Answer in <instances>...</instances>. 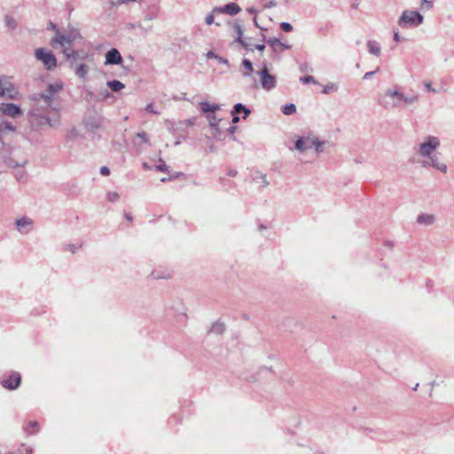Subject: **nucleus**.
<instances>
[{
  "mask_svg": "<svg viewBox=\"0 0 454 454\" xmlns=\"http://www.w3.org/2000/svg\"><path fill=\"white\" fill-rule=\"evenodd\" d=\"M35 59L42 62L46 70L51 71L57 67L58 60L51 51L45 48H37L35 51Z\"/></svg>",
  "mask_w": 454,
  "mask_h": 454,
  "instance_id": "nucleus-1",
  "label": "nucleus"
},
{
  "mask_svg": "<svg viewBox=\"0 0 454 454\" xmlns=\"http://www.w3.org/2000/svg\"><path fill=\"white\" fill-rule=\"evenodd\" d=\"M62 82L50 83L44 91L35 96V99H43L46 106L51 107L53 100V95L62 90Z\"/></svg>",
  "mask_w": 454,
  "mask_h": 454,
  "instance_id": "nucleus-2",
  "label": "nucleus"
},
{
  "mask_svg": "<svg viewBox=\"0 0 454 454\" xmlns=\"http://www.w3.org/2000/svg\"><path fill=\"white\" fill-rule=\"evenodd\" d=\"M424 17L418 11L406 10L403 12L398 20L399 26L407 24L410 27H418L423 23Z\"/></svg>",
  "mask_w": 454,
  "mask_h": 454,
  "instance_id": "nucleus-3",
  "label": "nucleus"
},
{
  "mask_svg": "<svg viewBox=\"0 0 454 454\" xmlns=\"http://www.w3.org/2000/svg\"><path fill=\"white\" fill-rule=\"evenodd\" d=\"M105 119L96 111L89 113L83 119V124L85 129L90 132H96L104 124Z\"/></svg>",
  "mask_w": 454,
  "mask_h": 454,
  "instance_id": "nucleus-4",
  "label": "nucleus"
},
{
  "mask_svg": "<svg viewBox=\"0 0 454 454\" xmlns=\"http://www.w3.org/2000/svg\"><path fill=\"white\" fill-rule=\"evenodd\" d=\"M0 384L8 390H15L21 384V374L18 372L12 371L9 375L4 374L0 378Z\"/></svg>",
  "mask_w": 454,
  "mask_h": 454,
  "instance_id": "nucleus-5",
  "label": "nucleus"
},
{
  "mask_svg": "<svg viewBox=\"0 0 454 454\" xmlns=\"http://www.w3.org/2000/svg\"><path fill=\"white\" fill-rule=\"evenodd\" d=\"M440 146V141L438 137L428 136L426 141L421 143L419 145V153L423 157H429L433 152Z\"/></svg>",
  "mask_w": 454,
  "mask_h": 454,
  "instance_id": "nucleus-6",
  "label": "nucleus"
},
{
  "mask_svg": "<svg viewBox=\"0 0 454 454\" xmlns=\"http://www.w3.org/2000/svg\"><path fill=\"white\" fill-rule=\"evenodd\" d=\"M227 25L231 27L237 35L233 42L239 43L242 48L246 50H252V48H250V43H248L243 36L244 31L239 21L238 20H230L227 21Z\"/></svg>",
  "mask_w": 454,
  "mask_h": 454,
  "instance_id": "nucleus-7",
  "label": "nucleus"
},
{
  "mask_svg": "<svg viewBox=\"0 0 454 454\" xmlns=\"http://www.w3.org/2000/svg\"><path fill=\"white\" fill-rule=\"evenodd\" d=\"M257 74L260 76L261 85L263 90L270 91L272 89L276 88V77L273 74H270L269 68L259 70L257 72Z\"/></svg>",
  "mask_w": 454,
  "mask_h": 454,
  "instance_id": "nucleus-8",
  "label": "nucleus"
},
{
  "mask_svg": "<svg viewBox=\"0 0 454 454\" xmlns=\"http://www.w3.org/2000/svg\"><path fill=\"white\" fill-rule=\"evenodd\" d=\"M66 61L68 62L70 68H74L78 59L84 60L87 58V54L81 55L79 51L65 47L61 51Z\"/></svg>",
  "mask_w": 454,
  "mask_h": 454,
  "instance_id": "nucleus-9",
  "label": "nucleus"
},
{
  "mask_svg": "<svg viewBox=\"0 0 454 454\" xmlns=\"http://www.w3.org/2000/svg\"><path fill=\"white\" fill-rule=\"evenodd\" d=\"M0 111L3 114L17 118L22 115L23 112L19 105L14 103H3L0 105Z\"/></svg>",
  "mask_w": 454,
  "mask_h": 454,
  "instance_id": "nucleus-10",
  "label": "nucleus"
},
{
  "mask_svg": "<svg viewBox=\"0 0 454 454\" xmlns=\"http://www.w3.org/2000/svg\"><path fill=\"white\" fill-rule=\"evenodd\" d=\"M106 60L105 65L106 66H119L122 65L123 63V58L116 48H111L106 53Z\"/></svg>",
  "mask_w": 454,
  "mask_h": 454,
  "instance_id": "nucleus-11",
  "label": "nucleus"
},
{
  "mask_svg": "<svg viewBox=\"0 0 454 454\" xmlns=\"http://www.w3.org/2000/svg\"><path fill=\"white\" fill-rule=\"evenodd\" d=\"M28 114L35 118L33 121H36L35 125L37 126H43V125H49L51 127L53 126L51 123V120L47 116L40 114V111L38 107L33 106L30 110Z\"/></svg>",
  "mask_w": 454,
  "mask_h": 454,
  "instance_id": "nucleus-12",
  "label": "nucleus"
},
{
  "mask_svg": "<svg viewBox=\"0 0 454 454\" xmlns=\"http://www.w3.org/2000/svg\"><path fill=\"white\" fill-rule=\"evenodd\" d=\"M241 12L240 6L236 3H228L223 6L214 7V12L225 13L230 16H235Z\"/></svg>",
  "mask_w": 454,
  "mask_h": 454,
  "instance_id": "nucleus-13",
  "label": "nucleus"
},
{
  "mask_svg": "<svg viewBox=\"0 0 454 454\" xmlns=\"http://www.w3.org/2000/svg\"><path fill=\"white\" fill-rule=\"evenodd\" d=\"M80 39H82V36L79 29L74 28V27H71L68 30V32L65 34L64 46L62 47V49L65 48V47L71 48L73 43L76 40H80Z\"/></svg>",
  "mask_w": 454,
  "mask_h": 454,
  "instance_id": "nucleus-14",
  "label": "nucleus"
},
{
  "mask_svg": "<svg viewBox=\"0 0 454 454\" xmlns=\"http://www.w3.org/2000/svg\"><path fill=\"white\" fill-rule=\"evenodd\" d=\"M207 119L209 121V126L213 129V137L216 140H223L222 137V131L220 130L218 122L221 121V119H217L216 115L215 114H207Z\"/></svg>",
  "mask_w": 454,
  "mask_h": 454,
  "instance_id": "nucleus-15",
  "label": "nucleus"
},
{
  "mask_svg": "<svg viewBox=\"0 0 454 454\" xmlns=\"http://www.w3.org/2000/svg\"><path fill=\"white\" fill-rule=\"evenodd\" d=\"M267 43L272 49L274 53H279L284 50L291 49V45L284 43L279 38L270 37L267 40Z\"/></svg>",
  "mask_w": 454,
  "mask_h": 454,
  "instance_id": "nucleus-16",
  "label": "nucleus"
},
{
  "mask_svg": "<svg viewBox=\"0 0 454 454\" xmlns=\"http://www.w3.org/2000/svg\"><path fill=\"white\" fill-rule=\"evenodd\" d=\"M17 230L22 233H27L29 230H26L27 227H30L33 225V220L31 218H28L27 216H23L21 218H19L15 222Z\"/></svg>",
  "mask_w": 454,
  "mask_h": 454,
  "instance_id": "nucleus-17",
  "label": "nucleus"
},
{
  "mask_svg": "<svg viewBox=\"0 0 454 454\" xmlns=\"http://www.w3.org/2000/svg\"><path fill=\"white\" fill-rule=\"evenodd\" d=\"M385 96L395 99V101L393 104L394 106H399L400 102L403 101V98H405V95L403 93H402L401 91H399L397 87H395L394 90H387L385 92Z\"/></svg>",
  "mask_w": 454,
  "mask_h": 454,
  "instance_id": "nucleus-18",
  "label": "nucleus"
},
{
  "mask_svg": "<svg viewBox=\"0 0 454 454\" xmlns=\"http://www.w3.org/2000/svg\"><path fill=\"white\" fill-rule=\"evenodd\" d=\"M160 6L158 4H152L148 5L146 10L145 11V20H153L156 19L159 15Z\"/></svg>",
  "mask_w": 454,
  "mask_h": 454,
  "instance_id": "nucleus-19",
  "label": "nucleus"
},
{
  "mask_svg": "<svg viewBox=\"0 0 454 454\" xmlns=\"http://www.w3.org/2000/svg\"><path fill=\"white\" fill-rule=\"evenodd\" d=\"M430 159V162H424V166L431 165L433 168L445 173L447 171V166L443 163L439 162V158L437 154H432L428 157Z\"/></svg>",
  "mask_w": 454,
  "mask_h": 454,
  "instance_id": "nucleus-20",
  "label": "nucleus"
},
{
  "mask_svg": "<svg viewBox=\"0 0 454 454\" xmlns=\"http://www.w3.org/2000/svg\"><path fill=\"white\" fill-rule=\"evenodd\" d=\"M4 92L5 93L3 95V98H6L9 99L18 98L19 91L12 82H5Z\"/></svg>",
  "mask_w": 454,
  "mask_h": 454,
  "instance_id": "nucleus-21",
  "label": "nucleus"
},
{
  "mask_svg": "<svg viewBox=\"0 0 454 454\" xmlns=\"http://www.w3.org/2000/svg\"><path fill=\"white\" fill-rule=\"evenodd\" d=\"M73 69L74 71L75 75L78 78L82 79L83 82L86 81L87 74L89 73V67H88V65H86L84 63H81L79 65H75Z\"/></svg>",
  "mask_w": 454,
  "mask_h": 454,
  "instance_id": "nucleus-22",
  "label": "nucleus"
},
{
  "mask_svg": "<svg viewBox=\"0 0 454 454\" xmlns=\"http://www.w3.org/2000/svg\"><path fill=\"white\" fill-rule=\"evenodd\" d=\"M309 143V137H299L296 141H295V145H294V148L302 153L304 151H306L307 149H309L311 148V143Z\"/></svg>",
  "mask_w": 454,
  "mask_h": 454,
  "instance_id": "nucleus-23",
  "label": "nucleus"
},
{
  "mask_svg": "<svg viewBox=\"0 0 454 454\" xmlns=\"http://www.w3.org/2000/svg\"><path fill=\"white\" fill-rule=\"evenodd\" d=\"M55 32V35L51 39L50 44L53 48H55L58 44H59L61 47L64 46V39H65V34L61 32L59 28H58Z\"/></svg>",
  "mask_w": 454,
  "mask_h": 454,
  "instance_id": "nucleus-24",
  "label": "nucleus"
},
{
  "mask_svg": "<svg viewBox=\"0 0 454 454\" xmlns=\"http://www.w3.org/2000/svg\"><path fill=\"white\" fill-rule=\"evenodd\" d=\"M226 330L225 324L220 321H216L213 323L210 328L207 331V333H215L217 335H222L224 333Z\"/></svg>",
  "mask_w": 454,
  "mask_h": 454,
  "instance_id": "nucleus-25",
  "label": "nucleus"
},
{
  "mask_svg": "<svg viewBox=\"0 0 454 454\" xmlns=\"http://www.w3.org/2000/svg\"><path fill=\"white\" fill-rule=\"evenodd\" d=\"M200 111L203 114H215V111L220 109V106L216 104H209L208 102H200Z\"/></svg>",
  "mask_w": 454,
  "mask_h": 454,
  "instance_id": "nucleus-26",
  "label": "nucleus"
},
{
  "mask_svg": "<svg viewBox=\"0 0 454 454\" xmlns=\"http://www.w3.org/2000/svg\"><path fill=\"white\" fill-rule=\"evenodd\" d=\"M367 49L371 54L375 55L377 57H379L381 53V48L380 43L374 40L367 41Z\"/></svg>",
  "mask_w": 454,
  "mask_h": 454,
  "instance_id": "nucleus-27",
  "label": "nucleus"
},
{
  "mask_svg": "<svg viewBox=\"0 0 454 454\" xmlns=\"http://www.w3.org/2000/svg\"><path fill=\"white\" fill-rule=\"evenodd\" d=\"M234 112H237L239 114H242V119L246 120L251 114V110L247 107L242 103H237L233 106Z\"/></svg>",
  "mask_w": 454,
  "mask_h": 454,
  "instance_id": "nucleus-28",
  "label": "nucleus"
},
{
  "mask_svg": "<svg viewBox=\"0 0 454 454\" xmlns=\"http://www.w3.org/2000/svg\"><path fill=\"white\" fill-rule=\"evenodd\" d=\"M434 221V216L428 214H420L417 217V223L419 224L431 225Z\"/></svg>",
  "mask_w": 454,
  "mask_h": 454,
  "instance_id": "nucleus-29",
  "label": "nucleus"
},
{
  "mask_svg": "<svg viewBox=\"0 0 454 454\" xmlns=\"http://www.w3.org/2000/svg\"><path fill=\"white\" fill-rule=\"evenodd\" d=\"M106 85L113 92H119L121 90L125 88L124 83L119 80L107 81Z\"/></svg>",
  "mask_w": 454,
  "mask_h": 454,
  "instance_id": "nucleus-30",
  "label": "nucleus"
},
{
  "mask_svg": "<svg viewBox=\"0 0 454 454\" xmlns=\"http://www.w3.org/2000/svg\"><path fill=\"white\" fill-rule=\"evenodd\" d=\"M206 57H207V59H215L220 64H224L227 67H230V63H229V60L227 59H225V58L216 54L213 51H209L206 54Z\"/></svg>",
  "mask_w": 454,
  "mask_h": 454,
  "instance_id": "nucleus-31",
  "label": "nucleus"
},
{
  "mask_svg": "<svg viewBox=\"0 0 454 454\" xmlns=\"http://www.w3.org/2000/svg\"><path fill=\"white\" fill-rule=\"evenodd\" d=\"M241 65L246 69V72L243 73V76L248 77L254 71L253 63L248 59H243Z\"/></svg>",
  "mask_w": 454,
  "mask_h": 454,
  "instance_id": "nucleus-32",
  "label": "nucleus"
},
{
  "mask_svg": "<svg viewBox=\"0 0 454 454\" xmlns=\"http://www.w3.org/2000/svg\"><path fill=\"white\" fill-rule=\"evenodd\" d=\"M325 141H321L318 138L315 137L311 139V147H315L316 153L317 154L324 152L323 145L325 144Z\"/></svg>",
  "mask_w": 454,
  "mask_h": 454,
  "instance_id": "nucleus-33",
  "label": "nucleus"
},
{
  "mask_svg": "<svg viewBox=\"0 0 454 454\" xmlns=\"http://www.w3.org/2000/svg\"><path fill=\"white\" fill-rule=\"evenodd\" d=\"M281 110L285 115H292L296 113V106L294 103H288L284 105Z\"/></svg>",
  "mask_w": 454,
  "mask_h": 454,
  "instance_id": "nucleus-34",
  "label": "nucleus"
},
{
  "mask_svg": "<svg viewBox=\"0 0 454 454\" xmlns=\"http://www.w3.org/2000/svg\"><path fill=\"white\" fill-rule=\"evenodd\" d=\"M27 434H34L39 431V424L35 420L29 421L26 427Z\"/></svg>",
  "mask_w": 454,
  "mask_h": 454,
  "instance_id": "nucleus-35",
  "label": "nucleus"
},
{
  "mask_svg": "<svg viewBox=\"0 0 454 454\" xmlns=\"http://www.w3.org/2000/svg\"><path fill=\"white\" fill-rule=\"evenodd\" d=\"M215 14H220V12H214V9L212 10V12L206 17L205 19V23L207 25V26H210L212 24H215V26L217 27H220L221 26V23L219 22H215Z\"/></svg>",
  "mask_w": 454,
  "mask_h": 454,
  "instance_id": "nucleus-36",
  "label": "nucleus"
},
{
  "mask_svg": "<svg viewBox=\"0 0 454 454\" xmlns=\"http://www.w3.org/2000/svg\"><path fill=\"white\" fill-rule=\"evenodd\" d=\"M364 434L370 436L372 438H375L372 434H379V432L373 428L370 427H360L359 429Z\"/></svg>",
  "mask_w": 454,
  "mask_h": 454,
  "instance_id": "nucleus-37",
  "label": "nucleus"
},
{
  "mask_svg": "<svg viewBox=\"0 0 454 454\" xmlns=\"http://www.w3.org/2000/svg\"><path fill=\"white\" fill-rule=\"evenodd\" d=\"M4 21H5V24L8 27L12 28V29H15L16 27H17V23H16V20L9 16V15H6L5 16V19H4Z\"/></svg>",
  "mask_w": 454,
  "mask_h": 454,
  "instance_id": "nucleus-38",
  "label": "nucleus"
},
{
  "mask_svg": "<svg viewBox=\"0 0 454 454\" xmlns=\"http://www.w3.org/2000/svg\"><path fill=\"white\" fill-rule=\"evenodd\" d=\"M160 163L155 165V170L159 172H168V166L164 162L162 159H160Z\"/></svg>",
  "mask_w": 454,
  "mask_h": 454,
  "instance_id": "nucleus-39",
  "label": "nucleus"
},
{
  "mask_svg": "<svg viewBox=\"0 0 454 454\" xmlns=\"http://www.w3.org/2000/svg\"><path fill=\"white\" fill-rule=\"evenodd\" d=\"M79 135H80V134H79L78 130L76 129V128H75V127H73V128L68 131V133H67V140H74V139H75L76 137H79Z\"/></svg>",
  "mask_w": 454,
  "mask_h": 454,
  "instance_id": "nucleus-40",
  "label": "nucleus"
},
{
  "mask_svg": "<svg viewBox=\"0 0 454 454\" xmlns=\"http://www.w3.org/2000/svg\"><path fill=\"white\" fill-rule=\"evenodd\" d=\"M279 27H280V28H281V30H282V31L286 32V33H288V32H292V31H293V29H294V27H293L292 24H291V23H289V22H286V21H283V22H281V23L279 24Z\"/></svg>",
  "mask_w": 454,
  "mask_h": 454,
  "instance_id": "nucleus-41",
  "label": "nucleus"
},
{
  "mask_svg": "<svg viewBox=\"0 0 454 454\" xmlns=\"http://www.w3.org/2000/svg\"><path fill=\"white\" fill-rule=\"evenodd\" d=\"M300 82L303 84L316 83V80L312 75L301 76Z\"/></svg>",
  "mask_w": 454,
  "mask_h": 454,
  "instance_id": "nucleus-42",
  "label": "nucleus"
},
{
  "mask_svg": "<svg viewBox=\"0 0 454 454\" xmlns=\"http://www.w3.org/2000/svg\"><path fill=\"white\" fill-rule=\"evenodd\" d=\"M337 86L334 84V83H328L326 84L324 89H323V93L324 94H328L330 93L331 91H336L337 90Z\"/></svg>",
  "mask_w": 454,
  "mask_h": 454,
  "instance_id": "nucleus-43",
  "label": "nucleus"
},
{
  "mask_svg": "<svg viewBox=\"0 0 454 454\" xmlns=\"http://www.w3.org/2000/svg\"><path fill=\"white\" fill-rule=\"evenodd\" d=\"M186 176L184 172H174L168 177V181H174L177 178H185Z\"/></svg>",
  "mask_w": 454,
  "mask_h": 454,
  "instance_id": "nucleus-44",
  "label": "nucleus"
},
{
  "mask_svg": "<svg viewBox=\"0 0 454 454\" xmlns=\"http://www.w3.org/2000/svg\"><path fill=\"white\" fill-rule=\"evenodd\" d=\"M4 130H9V131H14L16 129V127L10 121H4L3 123V126L0 128Z\"/></svg>",
  "mask_w": 454,
  "mask_h": 454,
  "instance_id": "nucleus-45",
  "label": "nucleus"
},
{
  "mask_svg": "<svg viewBox=\"0 0 454 454\" xmlns=\"http://www.w3.org/2000/svg\"><path fill=\"white\" fill-rule=\"evenodd\" d=\"M120 198V195L116 192H110L107 193V199L110 202H115Z\"/></svg>",
  "mask_w": 454,
  "mask_h": 454,
  "instance_id": "nucleus-46",
  "label": "nucleus"
},
{
  "mask_svg": "<svg viewBox=\"0 0 454 454\" xmlns=\"http://www.w3.org/2000/svg\"><path fill=\"white\" fill-rule=\"evenodd\" d=\"M137 137H139L141 139V142L143 144H148L149 143V140H148V137H147V134L144 131L142 132H138L137 133Z\"/></svg>",
  "mask_w": 454,
  "mask_h": 454,
  "instance_id": "nucleus-47",
  "label": "nucleus"
},
{
  "mask_svg": "<svg viewBox=\"0 0 454 454\" xmlns=\"http://www.w3.org/2000/svg\"><path fill=\"white\" fill-rule=\"evenodd\" d=\"M250 48H252V50H249L250 51L257 50L261 52H263L265 50V44L264 43H256L254 45L250 44Z\"/></svg>",
  "mask_w": 454,
  "mask_h": 454,
  "instance_id": "nucleus-48",
  "label": "nucleus"
},
{
  "mask_svg": "<svg viewBox=\"0 0 454 454\" xmlns=\"http://www.w3.org/2000/svg\"><path fill=\"white\" fill-rule=\"evenodd\" d=\"M152 276L155 279L168 278L170 277L169 274L165 276V275L160 274V272H159L158 270H153L152 272Z\"/></svg>",
  "mask_w": 454,
  "mask_h": 454,
  "instance_id": "nucleus-49",
  "label": "nucleus"
},
{
  "mask_svg": "<svg viewBox=\"0 0 454 454\" xmlns=\"http://www.w3.org/2000/svg\"><path fill=\"white\" fill-rule=\"evenodd\" d=\"M417 100H418V96H411V97L405 96V98H403V102L405 104H409V105L416 102Z\"/></svg>",
  "mask_w": 454,
  "mask_h": 454,
  "instance_id": "nucleus-50",
  "label": "nucleus"
},
{
  "mask_svg": "<svg viewBox=\"0 0 454 454\" xmlns=\"http://www.w3.org/2000/svg\"><path fill=\"white\" fill-rule=\"evenodd\" d=\"M380 70V67H378L374 71H370L364 74L363 79L368 80L371 79L376 73H378Z\"/></svg>",
  "mask_w": 454,
  "mask_h": 454,
  "instance_id": "nucleus-51",
  "label": "nucleus"
},
{
  "mask_svg": "<svg viewBox=\"0 0 454 454\" xmlns=\"http://www.w3.org/2000/svg\"><path fill=\"white\" fill-rule=\"evenodd\" d=\"M231 114L232 116V123H238L240 120L239 114L237 112H234V108H232Z\"/></svg>",
  "mask_w": 454,
  "mask_h": 454,
  "instance_id": "nucleus-52",
  "label": "nucleus"
},
{
  "mask_svg": "<svg viewBox=\"0 0 454 454\" xmlns=\"http://www.w3.org/2000/svg\"><path fill=\"white\" fill-rule=\"evenodd\" d=\"M238 127L237 126H231L227 129L228 134L231 136L232 140H236V137L234 136V133L236 132Z\"/></svg>",
  "mask_w": 454,
  "mask_h": 454,
  "instance_id": "nucleus-53",
  "label": "nucleus"
},
{
  "mask_svg": "<svg viewBox=\"0 0 454 454\" xmlns=\"http://www.w3.org/2000/svg\"><path fill=\"white\" fill-rule=\"evenodd\" d=\"M145 111L153 114H159V112L154 109L153 103H149L145 106Z\"/></svg>",
  "mask_w": 454,
  "mask_h": 454,
  "instance_id": "nucleus-54",
  "label": "nucleus"
},
{
  "mask_svg": "<svg viewBox=\"0 0 454 454\" xmlns=\"http://www.w3.org/2000/svg\"><path fill=\"white\" fill-rule=\"evenodd\" d=\"M424 86L427 92H436V90L432 87V83L430 82H424Z\"/></svg>",
  "mask_w": 454,
  "mask_h": 454,
  "instance_id": "nucleus-55",
  "label": "nucleus"
},
{
  "mask_svg": "<svg viewBox=\"0 0 454 454\" xmlns=\"http://www.w3.org/2000/svg\"><path fill=\"white\" fill-rule=\"evenodd\" d=\"M99 171L102 176H109L110 175V168L106 166L101 167Z\"/></svg>",
  "mask_w": 454,
  "mask_h": 454,
  "instance_id": "nucleus-56",
  "label": "nucleus"
},
{
  "mask_svg": "<svg viewBox=\"0 0 454 454\" xmlns=\"http://www.w3.org/2000/svg\"><path fill=\"white\" fill-rule=\"evenodd\" d=\"M6 163L9 167L11 168H17V167H20L21 166L20 164L17 163L16 161H14L12 159H8L6 160Z\"/></svg>",
  "mask_w": 454,
  "mask_h": 454,
  "instance_id": "nucleus-57",
  "label": "nucleus"
},
{
  "mask_svg": "<svg viewBox=\"0 0 454 454\" xmlns=\"http://www.w3.org/2000/svg\"><path fill=\"white\" fill-rule=\"evenodd\" d=\"M58 28H59V27L55 23H53L52 21H50L48 23L47 29L52 30V31H56Z\"/></svg>",
  "mask_w": 454,
  "mask_h": 454,
  "instance_id": "nucleus-58",
  "label": "nucleus"
},
{
  "mask_svg": "<svg viewBox=\"0 0 454 454\" xmlns=\"http://www.w3.org/2000/svg\"><path fill=\"white\" fill-rule=\"evenodd\" d=\"M77 249H78V247L74 244L67 245V250L70 251L73 254H74Z\"/></svg>",
  "mask_w": 454,
  "mask_h": 454,
  "instance_id": "nucleus-59",
  "label": "nucleus"
},
{
  "mask_svg": "<svg viewBox=\"0 0 454 454\" xmlns=\"http://www.w3.org/2000/svg\"><path fill=\"white\" fill-rule=\"evenodd\" d=\"M422 4H426L427 9H431L433 7V2L428 0H420Z\"/></svg>",
  "mask_w": 454,
  "mask_h": 454,
  "instance_id": "nucleus-60",
  "label": "nucleus"
},
{
  "mask_svg": "<svg viewBox=\"0 0 454 454\" xmlns=\"http://www.w3.org/2000/svg\"><path fill=\"white\" fill-rule=\"evenodd\" d=\"M237 174H238V172L235 169H229L228 172H227V176H229L231 177L236 176Z\"/></svg>",
  "mask_w": 454,
  "mask_h": 454,
  "instance_id": "nucleus-61",
  "label": "nucleus"
},
{
  "mask_svg": "<svg viewBox=\"0 0 454 454\" xmlns=\"http://www.w3.org/2000/svg\"><path fill=\"white\" fill-rule=\"evenodd\" d=\"M247 12L250 14H254L256 15L257 14V10L254 8V7H248L247 9Z\"/></svg>",
  "mask_w": 454,
  "mask_h": 454,
  "instance_id": "nucleus-62",
  "label": "nucleus"
},
{
  "mask_svg": "<svg viewBox=\"0 0 454 454\" xmlns=\"http://www.w3.org/2000/svg\"><path fill=\"white\" fill-rule=\"evenodd\" d=\"M359 6V2L358 0H353L352 4H351V8L352 9H357Z\"/></svg>",
  "mask_w": 454,
  "mask_h": 454,
  "instance_id": "nucleus-63",
  "label": "nucleus"
},
{
  "mask_svg": "<svg viewBox=\"0 0 454 454\" xmlns=\"http://www.w3.org/2000/svg\"><path fill=\"white\" fill-rule=\"evenodd\" d=\"M24 176H25L24 171H20L18 174H16V178H17V180L20 181L24 177Z\"/></svg>",
  "mask_w": 454,
  "mask_h": 454,
  "instance_id": "nucleus-64",
  "label": "nucleus"
}]
</instances>
